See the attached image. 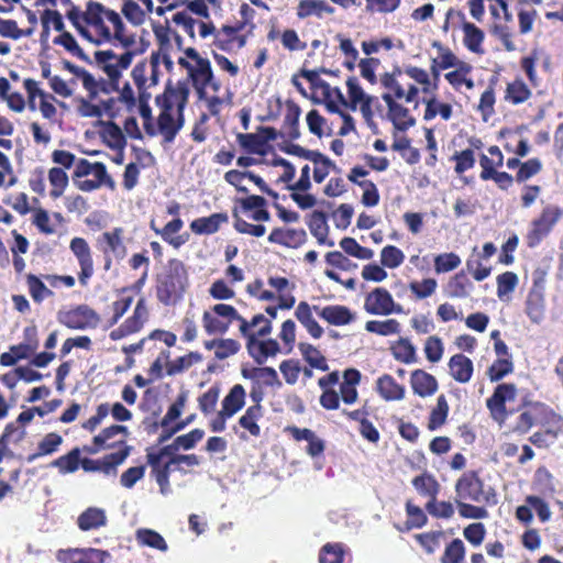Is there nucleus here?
I'll list each match as a JSON object with an SVG mask.
<instances>
[{"instance_id":"obj_32","label":"nucleus","mask_w":563,"mask_h":563,"mask_svg":"<svg viewBox=\"0 0 563 563\" xmlns=\"http://www.w3.org/2000/svg\"><path fill=\"white\" fill-rule=\"evenodd\" d=\"M426 111L423 119L429 121L434 119L438 114L445 121L452 115V107L449 103L438 102L435 98L424 100Z\"/></svg>"},{"instance_id":"obj_52","label":"nucleus","mask_w":563,"mask_h":563,"mask_svg":"<svg viewBox=\"0 0 563 563\" xmlns=\"http://www.w3.org/2000/svg\"><path fill=\"white\" fill-rule=\"evenodd\" d=\"M156 340L163 342L166 345V347H170L176 342V335L167 331L156 330L147 339L142 340L136 345H131L130 349L131 351H136L137 349L148 345Z\"/></svg>"},{"instance_id":"obj_20","label":"nucleus","mask_w":563,"mask_h":563,"mask_svg":"<svg viewBox=\"0 0 563 563\" xmlns=\"http://www.w3.org/2000/svg\"><path fill=\"white\" fill-rule=\"evenodd\" d=\"M63 443V438L55 433H47L37 444V451L26 457L29 463H33L41 456L51 455L56 452Z\"/></svg>"},{"instance_id":"obj_14","label":"nucleus","mask_w":563,"mask_h":563,"mask_svg":"<svg viewBox=\"0 0 563 563\" xmlns=\"http://www.w3.org/2000/svg\"><path fill=\"white\" fill-rule=\"evenodd\" d=\"M227 213H213L209 217L198 218L190 223V229L196 234L216 233L222 223L228 222Z\"/></svg>"},{"instance_id":"obj_19","label":"nucleus","mask_w":563,"mask_h":563,"mask_svg":"<svg viewBox=\"0 0 563 563\" xmlns=\"http://www.w3.org/2000/svg\"><path fill=\"white\" fill-rule=\"evenodd\" d=\"M107 522L106 514L100 508L90 507L85 510L77 520L78 527L82 531L98 529Z\"/></svg>"},{"instance_id":"obj_17","label":"nucleus","mask_w":563,"mask_h":563,"mask_svg":"<svg viewBox=\"0 0 563 563\" xmlns=\"http://www.w3.org/2000/svg\"><path fill=\"white\" fill-rule=\"evenodd\" d=\"M411 483L415 489L420 495L429 497V500L437 498L438 494L440 493L441 486L439 482L432 474L428 472H424L421 475L416 476Z\"/></svg>"},{"instance_id":"obj_51","label":"nucleus","mask_w":563,"mask_h":563,"mask_svg":"<svg viewBox=\"0 0 563 563\" xmlns=\"http://www.w3.org/2000/svg\"><path fill=\"white\" fill-rule=\"evenodd\" d=\"M343 548L339 543H328L323 545L320 551L319 562L320 563H342L343 561Z\"/></svg>"},{"instance_id":"obj_31","label":"nucleus","mask_w":563,"mask_h":563,"mask_svg":"<svg viewBox=\"0 0 563 563\" xmlns=\"http://www.w3.org/2000/svg\"><path fill=\"white\" fill-rule=\"evenodd\" d=\"M48 180L52 186L51 196L58 198L68 185V176L60 167H53L48 172Z\"/></svg>"},{"instance_id":"obj_30","label":"nucleus","mask_w":563,"mask_h":563,"mask_svg":"<svg viewBox=\"0 0 563 563\" xmlns=\"http://www.w3.org/2000/svg\"><path fill=\"white\" fill-rule=\"evenodd\" d=\"M159 354L148 368V382L167 376V367L169 365V352L164 347H158Z\"/></svg>"},{"instance_id":"obj_12","label":"nucleus","mask_w":563,"mask_h":563,"mask_svg":"<svg viewBox=\"0 0 563 563\" xmlns=\"http://www.w3.org/2000/svg\"><path fill=\"white\" fill-rule=\"evenodd\" d=\"M189 76L198 91H202L208 86H212L214 90H218L219 88L218 85L212 84L213 74L208 59H199L191 69Z\"/></svg>"},{"instance_id":"obj_64","label":"nucleus","mask_w":563,"mask_h":563,"mask_svg":"<svg viewBox=\"0 0 563 563\" xmlns=\"http://www.w3.org/2000/svg\"><path fill=\"white\" fill-rule=\"evenodd\" d=\"M512 371V363L508 360H497L488 368L487 374L492 382L500 380L506 374Z\"/></svg>"},{"instance_id":"obj_8","label":"nucleus","mask_w":563,"mask_h":563,"mask_svg":"<svg viewBox=\"0 0 563 563\" xmlns=\"http://www.w3.org/2000/svg\"><path fill=\"white\" fill-rule=\"evenodd\" d=\"M56 558L62 563H104L110 554L93 548L66 549L59 550Z\"/></svg>"},{"instance_id":"obj_7","label":"nucleus","mask_w":563,"mask_h":563,"mask_svg":"<svg viewBox=\"0 0 563 563\" xmlns=\"http://www.w3.org/2000/svg\"><path fill=\"white\" fill-rule=\"evenodd\" d=\"M59 321L69 329L85 330L96 328L99 323V317L95 310L86 305H81L60 313Z\"/></svg>"},{"instance_id":"obj_62","label":"nucleus","mask_w":563,"mask_h":563,"mask_svg":"<svg viewBox=\"0 0 563 563\" xmlns=\"http://www.w3.org/2000/svg\"><path fill=\"white\" fill-rule=\"evenodd\" d=\"M453 159L456 161L455 172L457 174H462L471 169L475 164L473 150H464L462 152L455 153Z\"/></svg>"},{"instance_id":"obj_60","label":"nucleus","mask_w":563,"mask_h":563,"mask_svg":"<svg viewBox=\"0 0 563 563\" xmlns=\"http://www.w3.org/2000/svg\"><path fill=\"white\" fill-rule=\"evenodd\" d=\"M27 286L32 298L35 301H42L45 297L52 295V291L36 276H27Z\"/></svg>"},{"instance_id":"obj_59","label":"nucleus","mask_w":563,"mask_h":563,"mask_svg":"<svg viewBox=\"0 0 563 563\" xmlns=\"http://www.w3.org/2000/svg\"><path fill=\"white\" fill-rule=\"evenodd\" d=\"M0 34L4 37L18 40L32 34V30L22 31L13 20H0Z\"/></svg>"},{"instance_id":"obj_55","label":"nucleus","mask_w":563,"mask_h":563,"mask_svg":"<svg viewBox=\"0 0 563 563\" xmlns=\"http://www.w3.org/2000/svg\"><path fill=\"white\" fill-rule=\"evenodd\" d=\"M41 22L43 25L44 34H48L51 23L57 32H64L65 24L63 22L62 14L58 11L49 9L45 10L41 16Z\"/></svg>"},{"instance_id":"obj_43","label":"nucleus","mask_w":563,"mask_h":563,"mask_svg":"<svg viewBox=\"0 0 563 563\" xmlns=\"http://www.w3.org/2000/svg\"><path fill=\"white\" fill-rule=\"evenodd\" d=\"M461 264V258L455 253L439 254L434 258V271L438 274L448 273L457 268Z\"/></svg>"},{"instance_id":"obj_9","label":"nucleus","mask_w":563,"mask_h":563,"mask_svg":"<svg viewBox=\"0 0 563 563\" xmlns=\"http://www.w3.org/2000/svg\"><path fill=\"white\" fill-rule=\"evenodd\" d=\"M69 247L80 266L79 282L85 286L93 273V262L90 247L86 240L82 238H74L70 241Z\"/></svg>"},{"instance_id":"obj_16","label":"nucleus","mask_w":563,"mask_h":563,"mask_svg":"<svg viewBox=\"0 0 563 563\" xmlns=\"http://www.w3.org/2000/svg\"><path fill=\"white\" fill-rule=\"evenodd\" d=\"M451 376L459 383H466L470 380L473 373L472 361L463 354H456L451 357L449 362Z\"/></svg>"},{"instance_id":"obj_11","label":"nucleus","mask_w":563,"mask_h":563,"mask_svg":"<svg viewBox=\"0 0 563 563\" xmlns=\"http://www.w3.org/2000/svg\"><path fill=\"white\" fill-rule=\"evenodd\" d=\"M128 428L124 426L114 424L103 429L98 435L93 438V443L98 448L113 449L119 445V449L126 445L125 438L128 435Z\"/></svg>"},{"instance_id":"obj_61","label":"nucleus","mask_w":563,"mask_h":563,"mask_svg":"<svg viewBox=\"0 0 563 563\" xmlns=\"http://www.w3.org/2000/svg\"><path fill=\"white\" fill-rule=\"evenodd\" d=\"M406 512L408 516V523L410 525V527L422 528L427 523L428 518L423 510L420 507L411 504L410 501L406 504Z\"/></svg>"},{"instance_id":"obj_1","label":"nucleus","mask_w":563,"mask_h":563,"mask_svg":"<svg viewBox=\"0 0 563 563\" xmlns=\"http://www.w3.org/2000/svg\"><path fill=\"white\" fill-rule=\"evenodd\" d=\"M74 184L81 191H93L101 186L114 189V180L108 175L106 165L102 163H90L81 158L76 163L73 174Z\"/></svg>"},{"instance_id":"obj_3","label":"nucleus","mask_w":563,"mask_h":563,"mask_svg":"<svg viewBox=\"0 0 563 563\" xmlns=\"http://www.w3.org/2000/svg\"><path fill=\"white\" fill-rule=\"evenodd\" d=\"M185 267L180 262L170 263L169 271L158 279L157 298L161 302L169 305L185 288Z\"/></svg>"},{"instance_id":"obj_42","label":"nucleus","mask_w":563,"mask_h":563,"mask_svg":"<svg viewBox=\"0 0 563 563\" xmlns=\"http://www.w3.org/2000/svg\"><path fill=\"white\" fill-rule=\"evenodd\" d=\"M518 276L512 272H506L497 277V296L504 299L507 295L514 292L518 285Z\"/></svg>"},{"instance_id":"obj_6","label":"nucleus","mask_w":563,"mask_h":563,"mask_svg":"<svg viewBox=\"0 0 563 563\" xmlns=\"http://www.w3.org/2000/svg\"><path fill=\"white\" fill-rule=\"evenodd\" d=\"M364 309L366 312L377 316H388L402 311L401 306L395 303L390 292L380 287L375 288L366 296Z\"/></svg>"},{"instance_id":"obj_47","label":"nucleus","mask_w":563,"mask_h":563,"mask_svg":"<svg viewBox=\"0 0 563 563\" xmlns=\"http://www.w3.org/2000/svg\"><path fill=\"white\" fill-rule=\"evenodd\" d=\"M122 229L117 228L111 232H104L102 234V239L106 241L107 245L111 250V252L117 256L122 258L125 255V246L122 242Z\"/></svg>"},{"instance_id":"obj_50","label":"nucleus","mask_w":563,"mask_h":563,"mask_svg":"<svg viewBox=\"0 0 563 563\" xmlns=\"http://www.w3.org/2000/svg\"><path fill=\"white\" fill-rule=\"evenodd\" d=\"M299 350L306 361L316 368L325 369V358L320 354V352L308 343H299Z\"/></svg>"},{"instance_id":"obj_25","label":"nucleus","mask_w":563,"mask_h":563,"mask_svg":"<svg viewBox=\"0 0 563 563\" xmlns=\"http://www.w3.org/2000/svg\"><path fill=\"white\" fill-rule=\"evenodd\" d=\"M308 227L311 234L318 240L320 244L327 243L328 224L325 214L322 211H313L308 221Z\"/></svg>"},{"instance_id":"obj_46","label":"nucleus","mask_w":563,"mask_h":563,"mask_svg":"<svg viewBox=\"0 0 563 563\" xmlns=\"http://www.w3.org/2000/svg\"><path fill=\"white\" fill-rule=\"evenodd\" d=\"M544 411V406L541 404H534L528 410L523 411L519 416V422L517 429L520 431H528L539 420V413Z\"/></svg>"},{"instance_id":"obj_48","label":"nucleus","mask_w":563,"mask_h":563,"mask_svg":"<svg viewBox=\"0 0 563 563\" xmlns=\"http://www.w3.org/2000/svg\"><path fill=\"white\" fill-rule=\"evenodd\" d=\"M449 406L444 396L438 398L437 407L432 410L429 419V429L435 430L442 426L448 417Z\"/></svg>"},{"instance_id":"obj_28","label":"nucleus","mask_w":563,"mask_h":563,"mask_svg":"<svg viewBox=\"0 0 563 563\" xmlns=\"http://www.w3.org/2000/svg\"><path fill=\"white\" fill-rule=\"evenodd\" d=\"M463 32L465 46L474 53L482 52L481 45L484 41V32L471 22L463 23Z\"/></svg>"},{"instance_id":"obj_35","label":"nucleus","mask_w":563,"mask_h":563,"mask_svg":"<svg viewBox=\"0 0 563 563\" xmlns=\"http://www.w3.org/2000/svg\"><path fill=\"white\" fill-rule=\"evenodd\" d=\"M526 312L530 320L540 323L544 317V300L540 294H530L527 300Z\"/></svg>"},{"instance_id":"obj_37","label":"nucleus","mask_w":563,"mask_h":563,"mask_svg":"<svg viewBox=\"0 0 563 563\" xmlns=\"http://www.w3.org/2000/svg\"><path fill=\"white\" fill-rule=\"evenodd\" d=\"M404 261V252L394 245H387L380 252V263L384 267L397 268Z\"/></svg>"},{"instance_id":"obj_44","label":"nucleus","mask_w":563,"mask_h":563,"mask_svg":"<svg viewBox=\"0 0 563 563\" xmlns=\"http://www.w3.org/2000/svg\"><path fill=\"white\" fill-rule=\"evenodd\" d=\"M202 322L208 334H222L229 329L228 322L214 314L212 310L203 313Z\"/></svg>"},{"instance_id":"obj_21","label":"nucleus","mask_w":563,"mask_h":563,"mask_svg":"<svg viewBox=\"0 0 563 563\" xmlns=\"http://www.w3.org/2000/svg\"><path fill=\"white\" fill-rule=\"evenodd\" d=\"M296 317L314 339H319L322 335L323 330L313 319L311 308L307 302L302 301L297 306Z\"/></svg>"},{"instance_id":"obj_2","label":"nucleus","mask_w":563,"mask_h":563,"mask_svg":"<svg viewBox=\"0 0 563 563\" xmlns=\"http://www.w3.org/2000/svg\"><path fill=\"white\" fill-rule=\"evenodd\" d=\"M188 95L189 91L187 88H180L178 93L175 96L177 99V120L174 118L172 104L168 102L164 103L163 110L158 117V131L167 143L175 140L177 133L184 125L183 111L186 107Z\"/></svg>"},{"instance_id":"obj_18","label":"nucleus","mask_w":563,"mask_h":563,"mask_svg":"<svg viewBox=\"0 0 563 563\" xmlns=\"http://www.w3.org/2000/svg\"><path fill=\"white\" fill-rule=\"evenodd\" d=\"M313 308L316 311H318L321 318L334 325H344L352 320L350 310L343 306H328L321 310H319L318 307Z\"/></svg>"},{"instance_id":"obj_63","label":"nucleus","mask_w":563,"mask_h":563,"mask_svg":"<svg viewBox=\"0 0 563 563\" xmlns=\"http://www.w3.org/2000/svg\"><path fill=\"white\" fill-rule=\"evenodd\" d=\"M526 504L533 508L542 522L550 520L551 511L549 505L538 496H527Z\"/></svg>"},{"instance_id":"obj_33","label":"nucleus","mask_w":563,"mask_h":563,"mask_svg":"<svg viewBox=\"0 0 563 563\" xmlns=\"http://www.w3.org/2000/svg\"><path fill=\"white\" fill-rule=\"evenodd\" d=\"M80 450L73 449L68 454L59 456L52 462V466L57 467L60 473H73L79 466Z\"/></svg>"},{"instance_id":"obj_13","label":"nucleus","mask_w":563,"mask_h":563,"mask_svg":"<svg viewBox=\"0 0 563 563\" xmlns=\"http://www.w3.org/2000/svg\"><path fill=\"white\" fill-rule=\"evenodd\" d=\"M515 398V389H495L494 395L487 399V407L492 417L503 421L506 416V402Z\"/></svg>"},{"instance_id":"obj_34","label":"nucleus","mask_w":563,"mask_h":563,"mask_svg":"<svg viewBox=\"0 0 563 563\" xmlns=\"http://www.w3.org/2000/svg\"><path fill=\"white\" fill-rule=\"evenodd\" d=\"M399 327V322L395 319L384 321L371 320L365 324L366 331L384 336L398 333Z\"/></svg>"},{"instance_id":"obj_24","label":"nucleus","mask_w":563,"mask_h":563,"mask_svg":"<svg viewBox=\"0 0 563 563\" xmlns=\"http://www.w3.org/2000/svg\"><path fill=\"white\" fill-rule=\"evenodd\" d=\"M247 349L252 355L260 354L263 357L275 356L279 351V344L276 340L269 339L258 341L255 336H250Z\"/></svg>"},{"instance_id":"obj_53","label":"nucleus","mask_w":563,"mask_h":563,"mask_svg":"<svg viewBox=\"0 0 563 563\" xmlns=\"http://www.w3.org/2000/svg\"><path fill=\"white\" fill-rule=\"evenodd\" d=\"M142 408L154 416L162 412L159 389H145Z\"/></svg>"},{"instance_id":"obj_5","label":"nucleus","mask_w":563,"mask_h":563,"mask_svg":"<svg viewBox=\"0 0 563 563\" xmlns=\"http://www.w3.org/2000/svg\"><path fill=\"white\" fill-rule=\"evenodd\" d=\"M562 216V211L555 206H548L542 210L541 216L533 220L531 230L528 234V245L533 247L545 238L553 227L558 223Z\"/></svg>"},{"instance_id":"obj_22","label":"nucleus","mask_w":563,"mask_h":563,"mask_svg":"<svg viewBox=\"0 0 563 563\" xmlns=\"http://www.w3.org/2000/svg\"><path fill=\"white\" fill-rule=\"evenodd\" d=\"M333 9L322 0H301L297 8V15L305 19L310 15L321 18L324 13H332Z\"/></svg>"},{"instance_id":"obj_38","label":"nucleus","mask_w":563,"mask_h":563,"mask_svg":"<svg viewBox=\"0 0 563 563\" xmlns=\"http://www.w3.org/2000/svg\"><path fill=\"white\" fill-rule=\"evenodd\" d=\"M465 556V547L462 540L454 539L445 548L441 563H461Z\"/></svg>"},{"instance_id":"obj_58","label":"nucleus","mask_w":563,"mask_h":563,"mask_svg":"<svg viewBox=\"0 0 563 563\" xmlns=\"http://www.w3.org/2000/svg\"><path fill=\"white\" fill-rule=\"evenodd\" d=\"M455 503L459 507V512L463 518L485 519L488 516V511L483 507L473 506L461 501L460 499H455Z\"/></svg>"},{"instance_id":"obj_39","label":"nucleus","mask_w":563,"mask_h":563,"mask_svg":"<svg viewBox=\"0 0 563 563\" xmlns=\"http://www.w3.org/2000/svg\"><path fill=\"white\" fill-rule=\"evenodd\" d=\"M531 91L521 80H516L508 85L506 90V99L514 104L522 103L529 99Z\"/></svg>"},{"instance_id":"obj_40","label":"nucleus","mask_w":563,"mask_h":563,"mask_svg":"<svg viewBox=\"0 0 563 563\" xmlns=\"http://www.w3.org/2000/svg\"><path fill=\"white\" fill-rule=\"evenodd\" d=\"M472 284L463 275H455L448 284V294L452 298L467 297L471 292Z\"/></svg>"},{"instance_id":"obj_36","label":"nucleus","mask_w":563,"mask_h":563,"mask_svg":"<svg viewBox=\"0 0 563 563\" xmlns=\"http://www.w3.org/2000/svg\"><path fill=\"white\" fill-rule=\"evenodd\" d=\"M205 435V431L201 429H194L187 434H183L177 437L170 445L174 453L179 449L190 450L192 449L197 442H199Z\"/></svg>"},{"instance_id":"obj_56","label":"nucleus","mask_w":563,"mask_h":563,"mask_svg":"<svg viewBox=\"0 0 563 563\" xmlns=\"http://www.w3.org/2000/svg\"><path fill=\"white\" fill-rule=\"evenodd\" d=\"M54 43L62 45L66 51L73 53L77 57L85 59V60L87 59L86 54L79 47L75 37L69 32L64 31L63 33H60V35L54 40Z\"/></svg>"},{"instance_id":"obj_57","label":"nucleus","mask_w":563,"mask_h":563,"mask_svg":"<svg viewBox=\"0 0 563 563\" xmlns=\"http://www.w3.org/2000/svg\"><path fill=\"white\" fill-rule=\"evenodd\" d=\"M347 91L350 96V100L352 103V109L355 110L356 106L369 98L371 96L366 95L362 87L358 85V81L355 77H350L346 80Z\"/></svg>"},{"instance_id":"obj_4","label":"nucleus","mask_w":563,"mask_h":563,"mask_svg":"<svg viewBox=\"0 0 563 563\" xmlns=\"http://www.w3.org/2000/svg\"><path fill=\"white\" fill-rule=\"evenodd\" d=\"M456 498L461 501L470 500L474 503H488V494L484 492V483L477 472L468 471L455 483Z\"/></svg>"},{"instance_id":"obj_15","label":"nucleus","mask_w":563,"mask_h":563,"mask_svg":"<svg viewBox=\"0 0 563 563\" xmlns=\"http://www.w3.org/2000/svg\"><path fill=\"white\" fill-rule=\"evenodd\" d=\"M131 446L124 445L117 452L106 455L99 460L98 471L108 476L117 475V467L122 464L130 455Z\"/></svg>"},{"instance_id":"obj_26","label":"nucleus","mask_w":563,"mask_h":563,"mask_svg":"<svg viewBox=\"0 0 563 563\" xmlns=\"http://www.w3.org/2000/svg\"><path fill=\"white\" fill-rule=\"evenodd\" d=\"M41 374L35 372L33 368L29 366H21L5 374L3 376V383L8 387H13L18 380H22L24 383H32L41 379Z\"/></svg>"},{"instance_id":"obj_45","label":"nucleus","mask_w":563,"mask_h":563,"mask_svg":"<svg viewBox=\"0 0 563 563\" xmlns=\"http://www.w3.org/2000/svg\"><path fill=\"white\" fill-rule=\"evenodd\" d=\"M426 509L431 516L442 519L452 518L455 511L452 503L438 501L437 498L429 500L426 505Z\"/></svg>"},{"instance_id":"obj_23","label":"nucleus","mask_w":563,"mask_h":563,"mask_svg":"<svg viewBox=\"0 0 563 563\" xmlns=\"http://www.w3.org/2000/svg\"><path fill=\"white\" fill-rule=\"evenodd\" d=\"M135 536L137 542L142 545H146L162 552H166L168 550L165 539L155 530L142 528L136 531Z\"/></svg>"},{"instance_id":"obj_54","label":"nucleus","mask_w":563,"mask_h":563,"mask_svg":"<svg viewBox=\"0 0 563 563\" xmlns=\"http://www.w3.org/2000/svg\"><path fill=\"white\" fill-rule=\"evenodd\" d=\"M438 283L433 278H427L422 282H412L409 285V288L412 294L416 295L419 299H424L430 297L437 289Z\"/></svg>"},{"instance_id":"obj_41","label":"nucleus","mask_w":563,"mask_h":563,"mask_svg":"<svg viewBox=\"0 0 563 563\" xmlns=\"http://www.w3.org/2000/svg\"><path fill=\"white\" fill-rule=\"evenodd\" d=\"M106 13V7L100 2L88 1L86 11L82 13V20L89 25H101Z\"/></svg>"},{"instance_id":"obj_49","label":"nucleus","mask_w":563,"mask_h":563,"mask_svg":"<svg viewBox=\"0 0 563 563\" xmlns=\"http://www.w3.org/2000/svg\"><path fill=\"white\" fill-rule=\"evenodd\" d=\"M443 351L444 346L439 336L432 335L427 339L424 343V353L429 362L438 363L442 358Z\"/></svg>"},{"instance_id":"obj_27","label":"nucleus","mask_w":563,"mask_h":563,"mask_svg":"<svg viewBox=\"0 0 563 563\" xmlns=\"http://www.w3.org/2000/svg\"><path fill=\"white\" fill-rule=\"evenodd\" d=\"M181 228L183 221L179 218H177L169 221L162 230H156V233L161 234L162 238L170 245H173L175 249H178L187 241V238H185L184 235L174 236V234L179 232Z\"/></svg>"},{"instance_id":"obj_10","label":"nucleus","mask_w":563,"mask_h":563,"mask_svg":"<svg viewBox=\"0 0 563 563\" xmlns=\"http://www.w3.org/2000/svg\"><path fill=\"white\" fill-rule=\"evenodd\" d=\"M382 98L388 108V118L397 130L406 131L416 124V120L410 117L409 110L397 103L390 93H384Z\"/></svg>"},{"instance_id":"obj_29","label":"nucleus","mask_w":563,"mask_h":563,"mask_svg":"<svg viewBox=\"0 0 563 563\" xmlns=\"http://www.w3.org/2000/svg\"><path fill=\"white\" fill-rule=\"evenodd\" d=\"M245 404L244 389H231L228 396L222 401V411L225 416L232 417Z\"/></svg>"}]
</instances>
